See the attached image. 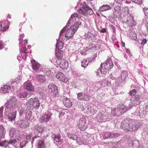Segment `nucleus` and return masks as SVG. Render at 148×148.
<instances>
[{"label": "nucleus", "mask_w": 148, "mask_h": 148, "mask_svg": "<svg viewBox=\"0 0 148 148\" xmlns=\"http://www.w3.org/2000/svg\"><path fill=\"white\" fill-rule=\"evenodd\" d=\"M80 5L81 7L77 10V12L74 13L71 15L66 25L60 32L59 39L58 40L57 39L56 44V48L59 50L62 49L63 47L64 44L61 39L62 40V38L63 37V34L66 31L69 25L75 22L76 21V18L79 20L81 19V18L82 17V15L85 16L87 14L91 15L93 14L94 12L92 9L86 4L85 2L80 3Z\"/></svg>", "instance_id": "obj_1"}, {"label": "nucleus", "mask_w": 148, "mask_h": 148, "mask_svg": "<svg viewBox=\"0 0 148 148\" xmlns=\"http://www.w3.org/2000/svg\"><path fill=\"white\" fill-rule=\"evenodd\" d=\"M81 24V22H77L75 25L71 26L70 28L67 30L65 34V37L66 38L67 40L69 39L73 36L78 28L79 25Z\"/></svg>", "instance_id": "obj_2"}, {"label": "nucleus", "mask_w": 148, "mask_h": 148, "mask_svg": "<svg viewBox=\"0 0 148 148\" xmlns=\"http://www.w3.org/2000/svg\"><path fill=\"white\" fill-rule=\"evenodd\" d=\"M67 136L70 139L73 140H76L77 143L79 145L82 144L87 143L89 142L88 140L86 139V140L83 139L78 137L77 135L73 132H68L67 134Z\"/></svg>", "instance_id": "obj_3"}, {"label": "nucleus", "mask_w": 148, "mask_h": 148, "mask_svg": "<svg viewBox=\"0 0 148 148\" xmlns=\"http://www.w3.org/2000/svg\"><path fill=\"white\" fill-rule=\"evenodd\" d=\"M17 99L14 97H11L9 101L6 103L5 104L6 108L5 109L6 111L10 110V111H13L17 106Z\"/></svg>", "instance_id": "obj_4"}, {"label": "nucleus", "mask_w": 148, "mask_h": 148, "mask_svg": "<svg viewBox=\"0 0 148 148\" xmlns=\"http://www.w3.org/2000/svg\"><path fill=\"white\" fill-rule=\"evenodd\" d=\"M27 104L32 109H37L40 106V103L38 98L34 97L29 99L27 102Z\"/></svg>", "instance_id": "obj_5"}, {"label": "nucleus", "mask_w": 148, "mask_h": 148, "mask_svg": "<svg viewBox=\"0 0 148 148\" xmlns=\"http://www.w3.org/2000/svg\"><path fill=\"white\" fill-rule=\"evenodd\" d=\"M24 36V35L23 34H21L20 36V37L19 39V50L21 55L22 56H24L25 57L26 56V54H27L28 52L27 51V50L26 49L23 48L24 46H23V44L24 42V41L22 40Z\"/></svg>", "instance_id": "obj_6"}, {"label": "nucleus", "mask_w": 148, "mask_h": 148, "mask_svg": "<svg viewBox=\"0 0 148 148\" xmlns=\"http://www.w3.org/2000/svg\"><path fill=\"white\" fill-rule=\"evenodd\" d=\"M88 125L86 119L84 117L79 119L77 122V126L81 130L84 131L87 128Z\"/></svg>", "instance_id": "obj_7"}, {"label": "nucleus", "mask_w": 148, "mask_h": 148, "mask_svg": "<svg viewBox=\"0 0 148 148\" xmlns=\"http://www.w3.org/2000/svg\"><path fill=\"white\" fill-rule=\"evenodd\" d=\"M141 126L140 122L137 120H130V131H136L138 130Z\"/></svg>", "instance_id": "obj_8"}, {"label": "nucleus", "mask_w": 148, "mask_h": 148, "mask_svg": "<svg viewBox=\"0 0 148 148\" xmlns=\"http://www.w3.org/2000/svg\"><path fill=\"white\" fill-rule=\"evenodd\" d=\"M32 129L34 131V134L37 135V136H35L32 138V144H33L34 139L38 137H39V135H40L42 134L43 130V127L42 126H40L39 125H36L33 127Z\"/></svg>", "instance_id": "obj_9"}, {"label": "nucleus", "mask_w": 148, "mask_h": 148, "mask_svg": "<svg viewBox=\"0 0 148 148\" xmlns=\"http://www.w3.org/2000/svg\"><path fill=\"white\" fill-rule=\"evenodd\" d=\"M5 110L4 115V118H8L9 120L11 121H14L16 117V112H10V110Z\"/></svg>", "instance_id": "obj_10"}, {"label": "nucleus", "mask_w": 148, "mask_h": 148, "mask_svg": "<svg viewBox=\"0 0 148 148\" xmlns=\"http://www.w3.org/2000/svg\"><path fill=\"white\" fill-rule=\"evenodd\" d=\"M20 115H24L26 120L30 119L32 115V112L30 109L26 108L25 109H22L19 112Z\"/></svg>", "instance_id": "obj_11"}, {"label": "nucleus", "mask_w": 148, "mask_h": 148, "mask_svg": "<svg viewBox=\"0 0 148 148\" xmlns=\"http://www.w3.org/2000/svg\"><path fill=\"white\" fill-rule=\"evenodd\" d=\"M125 112V110L122 105L120 107L114 108L111 109V114L113 116H119Z\"/></svg>", "instance_id": "obj_12"}, {"label": "nucleus", "mask_w": 148, "mask_h": 148, "mask_svg": "<svg viewBox=\"0 0 148 148\" xmlns=\"http://www.w3.org/2000/svg\"><path fill=\"white\" fill-rule=\"evenodd\" d=\"M48 88L49 92H51L54 96L60 97L58 88L56 85L53 84H50L48 86Z\"/></svg>", "instance_id": "obj_13"}, {"label": "nucleus", "mask_w": 148, "mask_h": 148, "mask_svg": "<svg viewBox=\"0 0 148 148\" xmlns=\"http://www.w3.org/2000/svg\"><path fill=\"white\" fill-rule=\"evenodd\" d=\"M5 134V130L4 127L0 125V146H5L6 142L5 141L4 135Z\"/></svg>", "instance_id": "obj_14"}, {"label": "nucleus", "mask_w": 148, "mask_h": 148, "mask_svg": "<svg viewBox=\"0 0 148 148\" xmlns=\"http://www.w3.org/2000/svg\"><path fill=\"white\" fill-rule=\"evenodd\" d=\"M59 98L62 101L64 105L66 108H70L72 106V102L69 98L63 96H60Z\"/></svg>", "instance_id": "obj_15"}, {"label": "nucleus", "mask_w": 148, "mask_h": 148, "mask_svg": "<svg viewBox=\"0 0 148 148\" xmlns=\"http://www.w3.org/2000/svg\"><path fill=\"white\" fill-rule=\"evenodd\" d=\"M120 134L118 133H112L108 132H105L102 134L103 138L106 139L108 138H116L119 136Z\"/></svg>", "instance_id": "obj_16"}, {"label": "nucleus", "mask_w": 148, "mask_h": 148, "mask_svg": "<svg viewBox=\"0 0 148 148\" xmlns=\"http://www.w3.org/2000/svg\"><path fill=\"white\" fill-rule=\"evenodd\" d=\"M113 64L112 60L109 59L105 63H102L101 64V67L104 69V71L111 69L112 67Z\"/></svg>", "instance_id": "obj_17"}, {"label": "nucleus", "mask_w": 148, "mask_h": 148, "mask_svg": "<svg viewBox=\"0 0 148 148\" xmlns=\"http://www.w3.org/2000/svg\"><path fill=\"white\" fill-rule=\"evenodd\" d=\"M55 58L54 59H52V60L51 59L50 61L52 63H54L55 62V63L56 62V61L58 60H61L62 59L63 55L62 52L61 50H56L55 53Z\"/></svg>", "instance_id": "obj_18"}, {"label": "nucleus", "mask_w": 148, "mask_h": 148, "mask_svg": "<svg viewBox=\"0 0 148 148\" xmlns=\"http://www.w3.org/2000/svg\"><path fill=\"white\" fill-rule=\"evenodd\" d=\"M130 120L126 119L121 122V127L127 131H130Z\"/></svg>", "instance_id": "obj_19"}, {"label": "nucleus", "mask_w": 148, "mask_h": 148, "mask_svg": "<svg viewBox=\"0 0 148 148\" xmlns=\"http://www.w3.org/2000/svg\"><path fill=\"white\" fill-rule=\"evenodd\" d=\"M56 63L58 66H59L63 70L66 69L68 67V62L64 59L60 61L59 60H58ZM57 66L58 67V66Z\"/></svg>", "instance_id": "obj_20"}, {"label": "nucleus", "mask_w": 148, "mask_h": 148, "mask_svg": "<svg viewBox=\"0 0 148 148\" xmlns=\"http://www.w3.org/2000/svg\"><path fill=\"white\" fill-rule=\"evenodd\" d=\"M146 114V111L143 108L139 107L137 108L134 112V114L136 115H138L140 117L144 118L145 117Z\"/></svg>", "instance_id": "obj_21"}, {"label": "nucleus", "mask_w": 148, "mask_h": 148, "mask_svg": "<svg viewBox=\"0 0 148 148\" xmlns=\"http://www.w3.org/2000/svg\"><path fill=\"white\" fill-rule=\"evenodd\" d=\"M56 77L59 81L65 83L68 81V78L66 75L61 72L57 73Z\"/></svg>", "instance_id": "obj_22"}, {"label": "nucleus", "mask_w": 148, "mask_h": 148, "mask_svg": "<svg viewBox=\"0 0 148 148\" xmlns=\"http://www.w3.org/2000/svg\"><path fill=\"white\" fill-rule=\"evenodd\" d=\"M77 98L79 100L86 101H88L90 99V97L85 93L81 92L77 94Z\"/></svg>", "instance_id": "obj_23"}, {"label": "nucleus", "mask_w": 148, "mask_h": 148, "mask_svg": "<svg viewBox=\"0 0 148 148\" xmlns=\"http://www.w3.org/2000/svg\"><path fill=\"white\" fill-rule=\"evenodd\" d=\"M52 114L50 112L48 114L43 115L40 119V121L42 123H47L49 121Z\"/></svg>", "instance_id": "obj_24"}, {"label": "nucleus", "mask_w": 148, "mask_h": 148, "mask_svg": "<svg viewBox=\"0 0 148 148\" xmlns=\"http://www.w3.org/2000/svg\"><path fill=\"white\" fill-rule=\"evenodd\" d=\"M108 116L103 113L100 112L98 114L97 118L99 122H105L108 119Z\"/></svg>", "instance_id": "obj_25"}, {"label": "nucleus", "mask_w": 148, "mask_h": 148, "mask_svg": "<svg viewBox=\"0 0 148 148\" xmlns=\"http://www.w3.org/2000/svg\"><path fill=\"white\" fill-rule=\"evenodd\" d=\"M11 88L10 86L8 85L2 86L0 88V94H5L9 92Z\"/></svg>", "instance_id": "obj_26"}, {"label": "nucleus", "mask_w": 148, "mask_h": 148, "mask_svg": "<svg viewBox=\"0 0 148 148\" xmlns=\"http://www.w3.org/2000/svg\"><path fill=\"white\" fill-rule=\"evenodd\" d=\"M127 34L128 36L132 40H135L137 38L136 34L133 30H128Z\"/></svg>", "instance_id": "obj_27"}, {"label": "nucleus", "mask_w": 148, "mask_h": 148, "mask_svg": "<svg viewBox=\"0 0 148 148\" xmlns=\"http://www.w3.org/2000/svg\"><path fill=\"white\" fill-rule=\"evenodd\" d=\"M24 88L28 91L32 92H34L33 86L30 82H26L24 84Z\"/></svg>", "instance_id": "obj_28"}, {"label": "nucleus", "mask_w": 148, "mask_h": 148, "mask_svg": "<svg viewBox=\"0 0 148 148\" xmlns=\"http://www.w3.org/2000/svg\"><path fill=\"white\" fill-rule=\"evenodd\" d=\"M31 62L32 69L34 71H36L40 68V64L35 60H32Z\"/></svg>", "instance_id": "obj_29"}, {"label": "nucleus", "mask_w": 148, "mask_h": 148, "mask_svg": "<svg viewBox=\"0 0 148 148\" xmlns=\"http://www.w3.org/2000/svg\"><path fill=\"white\" fill-rule=\"evenodd\" d=\"M61 136L60 134H57L53 138L54 143L57 145H60L62 142V140L61 139Z\"/></svg>", "instance_id": "obj_30"}, {"label": "nucleus", "mask_w": 148, "mask_h": 148, "mask_svg": "<svg viewBox=\"0 0 148 148\" xmlns=\"http://www.w3.org/2000/svg\"><path fill=\"white\" fill-rule=\"evenodd\" d=\"M18 123L19 126L21 128H25L29 125V123L26 121L20 120L18 121Z\"/></svg>", "instance_id": "obj_31"}, {"label": "nucleus", "mask_w": 148, "mask_h": 148, "mask_svg": "<svg viewBox=\"0 0 148 148\" xmlns=\"http://www.w3.org/2000/svg\"><path fill=\"white\" fill-rule=\"evenodd\" d=\"M122 10L120 6L116 5L114 7L113 11V13L115 15H118L121 14Z\"/></svg>", "instance_id": "obj_32"}, {"label": "nucleus", "mask_w": 148, "mask_h": 148, "mask_svg": "<svg viewBox=\"0 0 148 148\" xmlns=\"http://www.w3.org/2000/svg\"><path fill=\"white\" fill-rule=\"evenodd\" d=\"M112 6H110L108 5H103L100 7L99 10V12L109 10L111 9L112 8Z\"/></svg>", "instance_id": "obj_33"}, {"label": "nucleus", "mask_w": 148, "mask_h": 148, "mask_svg": "<svg viewBox=\"0 0 148 148\" xmlns=\"http://www.w3.org/2000/svg\"><path fill=\"white\" fill-rule=\"evenodd\" d=\"M27 40H24V42L23 44V46H24L23 48H25V49H26V50H27V51L28 52V53L27 54H27L26 56L25 57V56H22L21 55L22 58L24 60L26 58L27 56L28 55V54L30 53H29V51L28 50V49H30L31 48V45H28L27 46L28 47L27 49L26 47V44H27Z\"/></svg>", "instance_id": "obj_34"}, {"label": "nucleus", "mask_w": 148, "mask_h": 148, "mask_svg": "<svg viewBox=\"0 0 148 148\" xmlns=\"http://www.w3.org/2000/svg\"><path fill=\"white\" fill-rule=\"evenodd\" d=\"M132 101L136 105L139 104L141 103L140 97L138 95H136L135 96L134 100Z\"/></svg>", "instance_id": "obj_35"}, {"label": "nucleus", "mask_w": 148, "mask_h": 148, "mask_svg": "<svg viewBox=\"0 0 148 148\" xmlns=\"http://www.w3.org/2000/svg\"><path fill=\"white\" fill-rule=\"evenodd\" d=\"M30 95H31L29 93L27 92H21L18 94V96L19 97L22 99L27 97L28 96L29 97Z\"/></svg>", "instance_id": "obj_36"}, {"label": "nucleus", "mask_w": 148, "mask_h": 148, "mask_svg": "<svg viewBox=\"0 0 148 148\" xmlns=\"http://www.w3.org/2000/svg\"><path fill=\"white\" fill-rule=\"evenodd\" d=\"M136 105L133 103V101H131L128 107H126V106L124 105H122V106L125 110V112L128 110L132 108L133 106H135Z\"/></svg>", "instance_id": "obj_37"}, {"label": "nucleus", "mask_w": 148, "mask_h": 148, "mask_svg": "<svg viewBox=\"0 0 148 148\" xmlns=\"http://www.w3.org/2000/svg\"><path fill=\"white\" fill-rule=\"evenodd\" d=\"M107 71H104V69L102 68H101V69H98L96 72L97 75L98 76H100V74H103L105 75L107 73Z\"/></svg>", "instance_id": "obj_38"}, {"label": "nucleus", "mask_w": 148, "mask_h": 148, "mask_svg": "<svg viewBox=\"0 0 148 148\" xmlns=\"http://www.w3.org/2000/svg\"><path fill=\"white\" fill-rule=\"evenodd\" d=\"M90 106L88 105H85L83 106L82 110L85 113H86L87 114L90 113Z\"/></svg>", "instance_id": "obj_39"}, {"label": "nucleus", "mask_w": 148, "mask_h": 148, "mask_svg": "<svg viewBox=\"0 0 148 148\" xmlns=\"http://www.w3.org/2000/svg\"><path fill=\"white\" fill-rule=\"evenodd\" d=\"M36 79L40 82H43L45 81V76L42 75H38L37 76Z\"/></svg>", "instance_id": "obj_40"}, {"label": "nucleus", "mask_w": 148, "mask_h": 148, "mask_svg": "<svg viewBox=\"0 0 148 148\" xmlns=\"http://www.w3.org/2000/svg\"><path fill=\"white\" fill-rule=\"evenodd\" d=\"M125 81V80L121 78V77L120 76L118 77L116 79V83L119 84L124 83Z\"/></svg>", "instance_id": "obj_41"}, {"label": "nucleus", "mask_w": 148, "mask_h": 148, "mask_svg": "<svg viewBox=\"0 0 148 148\" xmlns=\"http://www.w3.org/2000/svg\"><path fill=\"white\" fill-rule=\"evenodd\" d=\"M37 143L38 146L39 148H44L45 147V145L43 141L39 140L38 141Z\"/></svg>", "instance_id": "obj_42"}, {"label": "nucleus", "mask_w": 148, "mask_h": 148, "mask_svg": "<svg viewBox=\"0 0 148 148\" xmlns=\"http://www.w3.org/2000/svg\"><path fill=\"white\" fill-rule=\"evenodd\" d=\"M121 78L125 80V79L127 76V72L126 71H123L121 73L120 76Z\"/></svg>", "instance_id": "obj_43"}, {"label": "nucleus", "mask_w": 148, "mask_h": 148, "mask_svg": "<svg viewBox=\"0 0 148 148\" xmlns=\"http://www.w3.org/2000/svg\"><path fill=\"white\" fill-rule=\"evenodd\" d=\"M89 62L86 59H83L82 61V67L86 68L88 65Z\"/></svg>", "instance_id": "obj_44"}, {"label": "nucleus", "mask_w": 148, "mask_h": 148, "mask_svg": "<svg viewBox=\"0 0 148 148\" xmlns=\"http://www.w3.org/2000/svg\"><path fill=\"white\" fill-rule=\"evenodd\" d=\"M96 48L95 45L92 44L89 47L87 48V50L89 51H93L95 50Z\"/></svg>", "instance_id": "obj_45"}, {"label": "nucleus", "mask_w": 148, "mask_h": 148, "mask_svg": "<svg viewBox=\"0 0 148 148\" xmlns=\"http://www.w3.org/2000/svg\"><path fill=\"white\" fill-rule=\"evenodd\" d=\"M143 23L145 24L148 32V18H145L143 19Z\"/></svg>", "instance_id": "obj_46"}, {"label": "nucleus", "mask_w": 148, "mask_h": 148, "mask_svg": "<svg viewBox=\"0 0 148 148\" xmlns=\"http://www.w3.org/2000/svg\"><path fill=\"white\" fill-rule=\"evenodd\" d=\"M28 142L27 140H24L20 143V147L21 148H22L24 147L26 144Z\"/></svg>", "instance_id": "obj_47"}, {"label": "nucleus", "mask_w": 148, "mask_h": 148, "mask_svg": "<svg viewBox=\"0 0 148 148\" xmlns=\"http://www.w3.org/2000/svg\"><path fill=\"white\" fill-rule=\"evenodd\" d=\"M136 90L134 89L131 91L128 94L130 96H133L136 94Z\"/></svg>", "instance_id": "obj_48"}, {"label": "nucleus", "mask_w": 148, "mask_h": 148, "mask_svg": "<svg viewBox=\"0 0 148 148\" xmlns=\"http://www.w3.org/2000/svg\"><path fill=\"white\" fill-rule=\"evenodd\" d=\"M5 141L6 142V143L5 144H6V145L5 146H4V147H6V145H8V144H12V145H14V144L15 143V140H10L9 142H7L6 141Z\"/></svg>", "instance_id": "obj_49"}, {"label": "nucleus", "mask_w": 148, "mask_h": 148, "mask_svg": "<svg viewBox=\"0 0 148 148\" xmlns=\"http://www.w3.org/2000/svg\"><path fill=\"white\" fill-rule=\"evenodd\" d=\"M120 71L119 70H116V72L115 73H113V76H114L115 77H116V78L118 77H119L120 76L119 73Z\"/></svg>", "instance_id": "obj_50"}, {"label": "nucleus", "mask_w": 148, "mask_h": 148, "mask_svg": "<svg viewBox=\"0 0 148 148\" xmlns=\"http://www.w3.org/2000/svg\"><path fill=\"white\" fill-rule=\"evenodd\" d=\"M3 107L1 106L0 108V118L1 119L4 117V116H3Z\"/></svg>", "instance_id": "obj_51"}, {"label": "nucleus", "mask_w": 148, "mask_h": 148, "mask_svg": "<svg viewBox=\"0 0 148 148\" xmlns=\"http://www.w3.org/2000/svg\"><path fill=\"white\" fill-rule=\"evenodd\" d=\"M133 2L140 5L142 3V0H131Z\"/></svg>", "instance_id": "obj_52"}, {"label": "nucleus", "mask_w": 148, "mask_h": 148, "mask_svg": "<svg viewBox=\"0 0 148 148\" xmlns=\"http://www.w3.org/2000/svg\"><path fill=\"white\" fill-rule=\"evenodd\" d=\"M143 10L145 15L146 16H148V9L144 8L143 9Z\"/></svg>", "instance_id": "obj_53"}, {"label": "nucleus", "mask_w": 148, "mask_h": 148, "mask_svg": "<svg viewBox=\"0 0 148 148\" xmlns=\"http://www.w3.org/2000/svg\"><path fill=\"white\" fill-rule=\"evenodd\" d=\"M90 113H94L95 112V110L94 109L93 106L92 107L90 106Z\"/></svg>", "instance_id": "obj_54"}, {"label": "nucleus", "mask_w": 148, "mask_h": 148, "mask_svg": "<svg viewBox=\"0 0 148 148\" xmlns=\"http://www.w3.org/2000/svg\"><path fill=\"white\" fill-rule=\"evenodd\" d=\"M147 40L146 39H145V38L143 39L141 41V42L140 43L141 45L142 46H143L144 45L145 43H147Z\"/></svg>", "instance_id": "obj_55"}, {"label": "nucleus", "mask_w": 148, "mask_h": 148, "mask_svg": "<svg viewBox=\"0 0 148 148\" xmlns=\"http://www.w3.org/2000/svg\"><path fill=\"white\" fill-rule=\"evenodd\" d=\"M88 62H89L91 63L92 61H94L95 60V59L93 58L91 56L88 58Z\"/></svg>", "instance_id": "obj_56"}, {"label": "nucleus", "mask_w": 148, "mask_h": 148, "mask_svg": "<svg viewBox=\"0 0 148 148\" xmlns=\"http://www.w3.org/2000/svg\"><path fill=\"white\" fill-rule=\"evenodd\" d=\"M110 77L112 79L114 80L116 79V77H115L114 76H113L112 73L110 74Z\"/></svg>", "instance_id": "obj_57"}, {"label": "nucleus", "mask_w": 148, "mask_h": 148, "mask_svg": "<svg viewBox=\"0 0 148 148\" xmlns=\"http://www.w3.org/2000/svg\"><path fill=\"white\" fill-rule=\"evenodd\" d=\"M26 136V138L27 140H31V137L30 135L27 134Z\"/></svg>", "instance_id": "obj_58"}, {"label": "nucleus", "mask_w": 148, "mask_h": 148, "mask_svg": "<svg viewBox=\"0 0 148 148\" xmlns=\"http://www.w3.org/2000/svg\"><path fill=\"white\" fill-rule=\"evenodd\" d=\"M123 1V0H114V1L116 3H118L121 5L122 3V1Z\"/></svg>", "instance_id": "obj_59"}, {"label": "nucleus", "mask_w": 148, "mask_h": 148, "mask_svg": "<svg viewBox=\"0 0 148 148\" xmlns=\"http://www.w3.org/2000/svg\"><path fill=\"white\" fill-rule=\"evenodd\" d=\"M4 47V45L2 41H0V50L3 49Z\"/></svg>", "instance_id": "obj_60"}, {"label": "nucleus", "mask_w": 148, "mask_h": 148, "mask_svg": "<svg viewBox=\"0 0 148 148\" xmlns=\"http://www.w3.org/2000/svg\"><path fill=\"white\" fill-rule=\"evenodd\" d=\"M14 130V128H11V130H10V135H12V134H13V137L15 136L16 137V136L14 134V132H13L12 131H11V130Z\"/></svg>", "instance_id": "obj_61"}, {"label": "nucleus", "mask_w": 148, "mask_h": 148, "mask_svg": "<svg viewBox=\"0 0 148 148\" xmlns=\"http://www.w3.org/2000/svg\"><path fill=\"white\" fill-rule=\"evenodd\" d=\"M21 79V77L20 75H18L16 79V82H18V80H20Z\"/></svg>", "instance_id": "obj_62"}, {"label": "nucleus", "mask_w": 148, "mask_h": 148, "mask_svg": "<svg viewBox=\"0 0 148 148\" xmlns=\"http://www.w3.org/2000/svg\"><path fill=\"white\" fill-rule=\"evenodd\" d=\"M126 52L130 56L131 55V54L130 53V51L129 49H126L125 50Z\"/></svg>", "instance_id": "obj_63"}, {"label": "nucleus", "mask_w": 148, "mask_h": 148, "mask_svg": "<svg viewBox=\"0 0 148 148\" xmlns=\"http://www.w3.org/2000/svg\"><path fill=\"white\" fill-rule=\"evenodd\" d=\"M106 31V30L105 28H103L100 31V32L101 33H105Z\"/></svg>", "instance_id": "obj_64"}]
</instances>
